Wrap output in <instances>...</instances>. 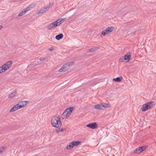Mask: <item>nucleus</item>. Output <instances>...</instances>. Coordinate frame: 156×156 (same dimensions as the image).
Returning <instances> with one entry per match:
<instances>
[{
	"instance_id": "nucleus-25",
	"label": "nucleus",
	"mask_w": 156,
	"mask_h": 156,
	"mask_svg": "<svg viewBox=\"0 0 156 156\" xmlns=\"http://www.w3.org/2000/svg\"><path fill=\"white\" fill-rule=\"evenodd\" d=\"M50 8V6L49 5H47V6H46L44 7L43 8V9L44 10H45V12H46Z\"/></svg>"
},
{
	"instance_id": "nucleus-7",
	"label": "nucleus",
	"mask_w": 156,
	"mask_h": 156,
	"mask_svg": "<svg viewBox=\"0 0 156 156\" xmlns=\"http://www.w3.org/2000/svg\"><path fill=\"white\" fill-rule=\"evenodd\" d=\"M147 146H143L142 147H140L136 149L134 151L133 153L139 154L142 151H144L147 148Z\"/></svg>"
},
{
	"instance_id": "nucleus-12",
	"label": "nucleus",
	"mask_w": 156,
	"mask_h": 156,
	"mask_svg": "<svg viewBox=\"0 0 156 156\" xmlns=\"http://www.w3.org/2000/svg\"><path fill=\"white\" fill-rule=\"evenodd\" d=\"M28 103V102L27 101H21L20 102V103H18L17 104L18 105V106L19 109L25 106Z\"/></svg>"
},
{
	"instance_id": "nucleus-3",
	"label": "nucleus",
	"mask_w": 156,
	"mask_h": 156,
	"mask_svg": "<svg viewBox=\"0 0 156 156\" xmlns=\"http://www.w3.org/2000/svg\"><path fill=\"white\" fill-rule=\"evenodd\" d=\"M153 103L154 102L151 101L144 104L143 105L142 111H146L149 109H151L154 106V104L152 105Z\"/></svg>"
},
{
	"instance_id": "nucleus-26",
	"label": "nucleus",
	"mask_w": 156,
	"mask_h": 156,
	"mask_svg": "<svg viewBox=\"0 0 156 156\" xmlns=\"http://www.w3.org/2000/svg\"><path fill=\"white\" fill-rule=\"evenodd\" d=\"M124 60L125 59H124V57H123V56L121 57L119 59L120 61L121 62H123L124 61Z\"/></svg>"
},
{
	"instance_id": "nucleus-16",
	"label": "nucleus",
	"mask_w": 156,
	"mask_h": 156,
	"mask_svg": "<svg viewBox=\"0 0 156 156\" xmlns=\"http://www.w3.org/2000/svg\"><path fill=\"white\" fill-rule=\"evenodd\" d=\"M56 27L53 23H50L47 26V28L48 30H51Z\"/></svg>"
},
{
	"instance_id": "nucleus-5",
	"label": "nucleus",
	"mask_w": 156,
	"mask_h": 156,
	"mask_svg": "<svg viewBox=\"0 0 156 156\" xmlns=\"http://www.w3.org/2000/svg\"><path fill=\"white\" fill-rule=\"evenodd\" d=\"M81 143L80 141H74L70 143L66 147L67 149L70 150L74 146H77Z\"/></svg>"
},
{
	"instance_id": "nucleus-30",
	"label": "nucleus",
	"mask_w": 156,
	"mask_h": 156,
	"mask_svg": "<svg viewBox=\"0 0 156 156\" xmlns=\"http://www.w3.org/2000/svg\"><path fill=\"white\" fill-rule=\"evenodd\" d=\"M3 27V26L2 25L0 26V30H1Z\"/></svg>"
},
{
	"instance_id": "nucleus-2",
	"label": "nucleus",
	"mask_w": 156,
	"mask_h": 156,
	"mask_svg": "<svg viewBox=\"0 0 156 156\" xmlns=\"http://www.w3.org/2000/svg\"><path fill=\"white\" fill-rule=\"evenodd\" d=\"M73 109V107H69L67 108L61 115V118L64 119L69 116Z\"/></svg>"
},
{
	"instance_id": "nucleus-21",
	"label": "nucleus",
	"mask_w": 156,
	"mask_h": 156,
	"mask_svg": "<svg viewBox=\"0 0 156 156\" xmlns=\"http://www.w3.org/2000/svg\"><path fill=\"white\" fill-rule=\"evenodd\" d=\"M66 20V18H61L58 19V21L59 22L60 24H61L64 21H65Z\"/></svg>"
},
{
	"instance_id": "nucleus-6",
	"label": "nucleus",
	"mask_w": 156,
	"mask_h": 156,
	"mask_svg": "<svg viewBox=\"0 0 156 156\" xmlns=\"http://www.w3.org/2000/svg\"><path fill=\"white\" fill-rule=\"evenodd\" d=\"M114 29V28L112 27H107L105 30L102 31L101 34V36L102 35L105 36L111 33Z\"/></svg>"
},
{
	"instance_id": "nucleus-17",
	"label": "nucleus",
	"mask_w": 156,
	"mask_h": 156,
	"mask_svg": "<svg viewBox=\"0 0 156 156\" xmlns=\"http://www.w3.org/2000/svg\"><path fill=\"white\" fill-rule=\"evenodd\" d=\"M63 37V34L62 33H61L55 36V38L58 40H60L62 39Z\"/></svg>"
},
{
	"instance_id": "nucleus-27",
	"label": "nucleus",
	"mask_w": 156,
	"mask_h": 156,
	"mask_svg": "<svg viewBox=\"0 0 156 156\" xmlns=\"http://www.w3.org/2000/svg\"><path fill=\"white\" fill-rule=\"evenodd\" d=\"M54 48L53 47H51L48 49L50 51H53L54 50Z\"/></svg>"
},
{
	"instance_id": "nucleus-20",
	"label": "nucleus",
	"mask_w": 156,
	"mask_h": 156,
	"mask_svg": "<svg viewBox=\"0 0 156 156\" xmlns=\"http://www.w3.org/2000/svg\"><path fill=\"white\" fill-rule=\"evenodd\" d=\"M98 47H95L94 48H91L89 50V52H94L96 51V50H98Z\"/></svg>"
},
{
	"instance_id": "nucleus-29",
	"label": "nucleus",
	"mask_w": 156,
	"mask_h": 156,
	"mask_svg": "<svg viewBox=\"0 0 156 156\" xmlns=\"http://www.w3.org/2000/svg\"><path fill=\"white\" fill-rule=\"evenodd\" d=\"M44 59V57H41L40 58V60L41 61H43Z\"/></svg>"
},
{
	"instance_id": "nucleus-10",
	"label": "nucleus",
	"mask_w": 156,
	"mask_h": 156,
	"mask_svg": "<svg viewBox=\"0 0 156 156\" xmlns=\"http://www.w3.org/2000/svg\"><path fill=\"white\" fill-rule=\"evenodd\" d=\"M30 10V9L29 7H27L26 8L24 9L21 12L19 13L18 16H23V15L25 14L27 11H28Z\"/></svg>"
},
{
	"instance_id": "nucleus-18",
	"label": "nucleus",
	"mask_w": 156,
	"mask_h": 156,
	"mask_svg": "<svg viewBox=\"0 0 156 156\" xmlns=\"http://www.w3.org/2000/svg\"><path fill=\"white\" fill-rule=\"evenodd\" d=\"M6 70L4 67V66H2L0 67V74L4 72Z\"/></svg>"
},
{
	"instance_id": "nucleus-15",
	"label": "nucleus",
	"mask_w": 156,
	"mask_h": 156,
	"mask_svg": "<svg viewBox=\"0 0 156 156\" xmlns=\"http://www.w3.org/2000/svg\"><path fill=\"white\" fill-rule=\"evenodd\" d=\"M18 104H16L15 106H13L10 110V112H13L16 110L19 109L18 106Z\"/></svg>"
},
{
	"instance_id": "nucleus-28",
	"label": "nucleus",
	"mask_w": 156,
	"mask_h": 156,
	"mask_svg": "<svg viewBox=\"0 0 156 156\" xmlns=\"http://www.w3.org/2000/svg\"><path fill=\"white\" fill-rule=\"evenodd\" d=\"M4 150V149L3 147L0 148V153L2 152Z\"/></svg>"
},
{
	"instance_id": "nucleus-1",
	"label": "nucleus",
	"mask_w": 156,
	"mask_h": 156,
	"mask_svg": "<svg viewBox=\"0 0 156 156\" xmlns=\"http://www.w3.org/2000/svg\"><path fill=\"white\" fill-rule=\"evenodd\" d=\"M51 122L53 126L60 128L62 123L59 117H54L51 119Z\"/></svg>"
},
{
	"instance_id": "nucleus-14",
	"label": "nucleus",
	"mask_w": 156,
	"mask_h": 156,
	"mask_svg": "<svg viewBox=\"0 0 156 156\" xmlns=\"http://www.w3.org/2000/svg\"><path fill=\"white\" fill-rule=\"evenodd\" d=\"M16 90H14L12 92L8 95V98H14L16 95Z\"/></svg>"
},
{
	"instance_id": "nucleus-13",
	"label": "nucleus",
	"mask_w": 156,
	"mask_h": 156,
	"mask_svg": "<svg viewBox=\"0 0 156 156\" xmlns=\"http://www.w3.org/2000/svg\"><path fill=\"white\" fill-rule=\"evenodd\" d=\"M131 53H127L124 56V59L125 60H128V62L129 60L131 59Z\"/></svg>"
},
{
	"instance_id": "nucleus-9",
	"label": "nucleus",
	"mask_w": 156,
	"mask_h": 156,
	"mask_svg": "<svg viewBox=\"0 0 156 156\" xmlns=\"http://www.w3.org/2000/svg\"><path fill=\"white\" fill-rule=\"evenodd\" d=\"M106 108V107L102 104H98L94 106V108L98 109H104Z\"/></svg>"
},
{
	"instance_id": "nucleus-4",
	"label": "nucleus",
	"mask_w": 156,
	"mask_h": 156,
	"mask_svg": "<svg viewBox=\"0 0 156 156\" xmlns=\"http://www.w3.org/2000/svg\"><path fill=\"white\" fill-rule=\"evenodd\" d=\"M73 64V62H69L68 63L65 64L59 70V72H61L62 71L65 72L69 68V66Z\"/></svg>"
},
{
	"instance_id": "nucleus-23",
	"label": "nucleus",
	"mask_w": 156,
	"mask_h": 156,
	"mask_svg": "<svg viewBox=\"0 0 156 156\" xmlns=\"http://www.w3.org/2000/svg\"><path fill=\"white\" fill-rule=\"evenodd\" d=\"M66 130V128H62L60 129H58L56 130L57 133H59V132H62L64 131L65 130Z\"/></svg>"
},
{
	"instance_id": "nucleus-24",
	"label": "nucleus",
	"mask_w": 156,
	"mask_h": 156,
	"mask_svg": "<svg viewBox=\"0 0 156 156\" xmlns=\"http://www.w3.org/2000/svg\"><path fill=\"white\" fill-rule=\"evenodd\" d=\"M45 12V10H44L43 9H41L39 10V11L38 12L37 14L39 15L41 13H44Z\"/></svg>"
},
{
	"instance_id": "nucleus-22",
	"label": "nucleus",
	"mask_w": 156,
	"mask_h": 156,
	"mask_svg": "<svg viewBox=\"0 0 156 156\" xmlns=\"http://www.w3.org/2000/svg\"><path fill=\"white\" fill-rule=\"evenodd\" d=\"M54 23L55 24V27L60 25V23L58 21V20H57L56 21H55L54 22Z\"/></svg>"
},
{
	"instance_id": "nucleus-19",
	"label": "nucleus",
	"mask_w": 156,
	"mask_h": 156,
	"mask_svg": "<svg viewBox=\"0 0 156 156\" xmlns=\"http://www.w3.org/2000/svg\"><path fill=\"white\" fill-rule=\"evenodd\" d=\"M122 78L120 77H117L116 78H114L113 79V80L116 82H120L121 81Z\"/></svg>"
},
{
	"instance_id": "nucleus-11",
	"label": "nucleus",
	"mask_w": 156,
	"mask_h": 156,
	"mask_svg": "<svg viewBox=\"0 0 156 156\" xmlns=\"http://www.w3.org/2000/svg\"><path fill=\"white\" fill-rule=\"evenodd\" d=\"M12 63V62L11 61H8L6 62L2 66H4V67L5 69H6V70L9 69L11 66Z\"/></svg>"
},
{
	"instance_id": "nucleus-8",
	"label": "nucleus",
	"mask_w": 156,
	"mask_h": 156,
	"mask_svg": "<svg viewBox=\"0 0 156 156\" xmlns=\"http://www.w3.org/2000/svg\"><path fill=\"white\" fill-rule=\"evenodd\" d=\"M86 126L92 129H94L97 127L98 125L96 122H92L87 125Z\"/></svg>"
}]
</instances>
